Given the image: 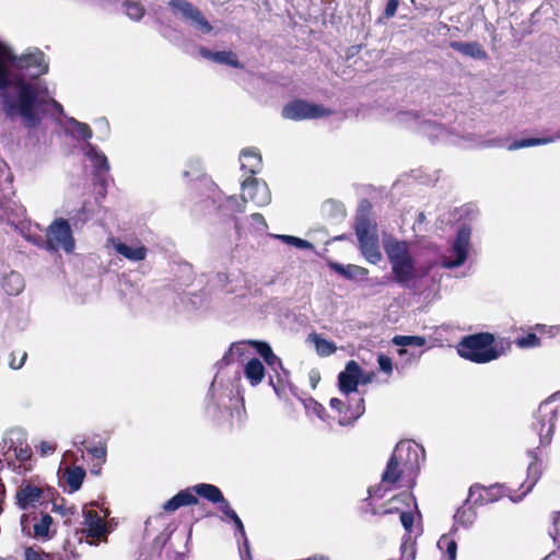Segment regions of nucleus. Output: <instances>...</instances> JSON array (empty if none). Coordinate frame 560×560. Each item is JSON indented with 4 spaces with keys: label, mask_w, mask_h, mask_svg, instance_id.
<instances>
[{
    "label": "nucleus",
    "mask_w": 560,
    "mask_h": 560,
    "mask_svg": "<svg viewBox=\"0 0 560 560\" xmlns=\"http://www.w3.org/2000/svg\"><path fill=\"white\" fill-rule=\"evenodd\" d=\"M47 71L48 62L40 50L18 56L11 47L0 43V109L7 119L20 118L25 128H35L44 113L63 114L62 105L49 95L47 85L37 80Z\"/></svg>",
    "instance_id": "obj_1"
},
{
    "label": "nucleus",
    "mask_w": 560,
    "mask_h": 560,
    "mask_svg": "<svg viewBox=\"0 0 560 560\" xmlns=\"http://www.w3.org/2000/svg\"><path fill=\"white\" fill-rule=\"evenodd\" d=\"M384 249L395 282L409 289L411 282L418 277L416 260L410 253L409 244L398 240H388L384 242Z\"/></svg>",
    "instance_id": "obj_2"
},
{
    "label": "nucleus",
    "mask_w": 560,
    "mask_h": 560,
    "mask_svg": "<svg viewBox=\"0 0 560 560\" xmlns=\"http://www.w3.org/2000/svg\"><path fill=\"white\" fill-rule=\"evenodd\" d=\"M494 341V336L490 332L469 335L458 342L457 352L462 358L471 362L488 363L501 355Z\"/></svg>",
    "instance_id": "obj_3"
},
{
    "label": "nucleus",
    "mask_w": 560,
    "mask_h": 560,
    "mask_svg": "<svg viewBox=\"0 0 560 560\" xmlns=\"http://www.w3.org/2000/svg\"><path fill=\"white\" fill-rule=\"evenodd\" d=\"M253 202L256 207H266L271 201V192L268 185L258 178L249 176L242 183L241 200L235 197H229L226 208L242 213L245 211L246 202Z\"/></svg>",
    "instance_id": "obj_4"
},
{
    "label": "nucleus",
    "mask_w": 560,
    "mask_h": 560,
    "mask_svg": "<svg viewBox=\"0 0 560 560\" xmlns=\"http://www.w3.org/2000/svg\"><path fill=\"white\" fill-rule=\"evenodd\" d=\"M470 236L469 226L463 225L457 230L451 247L441 256V266L444 269H455L466 262L471 247Z\"/></svg>",
    "instance_id": "obj_5"
},
{
    "label": "nucleus",
    "mask_w": 560,
    "mask_h": 560,
    "mask_svg": "<svg viewBox=\"0 0 560 560\" xmlns=\"http://www.w3.org/2000/svg\"><path fill=\"white\" fill-rule=\"evenodd\" d=\"M74 247L75 241L69 222L62 218L54 220L46 230L45 248L49 252L62 249L70 254L74 250Z\"/></svg>",
    "instance_id": "obj_6"
},
{
    "label": "nucleus",
    "mask_w": 560,
    "mask_h": 560,
    "mask_svg": "<svg viewBox=\"0 0 560 560\" xmlns=\"http://www.w3.org/2000/svg\"><path fill=\"white\" fill-rule=\"evenodd\" d=\"M11 451L15 459L21 463L31 458L32 450L27 444V433L24 429L15 427L4 432L0 443V452L9 459Z\"/></svg>",
    "instance_id": "obj_7"
},
{
    "label": "nucleus",
    "mask_w": 560,
    "mask_h": 560,
    "mask_svg": "<svg viewBox=\"0 0 560 560\" xmlns=\"http://www.w3.org/2000/svg\"><path fill=\"white\" fill-rule=\"evenodd\" d=\"M168 7L173 10L174 14L180 15L202 34H209L212 31L211 24L191 2L187 0H171Z\"/></svg>",
    "instance_id": "obj_8"
},
{
    "label": "nucleus",
    "mask_w": 560,
    "mask_h": 560,
    "mask_svg": "<svg viewBox=\"0 0 560 560\" xmlns=\"http://www.w3.org/2000/svg\"><path fill=\"white\" fill-rule=\"evenodd\" d=\"M329 114L325 107L302 100L292 101L282 108V116L290 120L315 119Z\"/></svg>",
    "instance_id": "obj_9"
},
{
    "label": "nucleus",
    "mask_w": 560,
    "mask_h": 560,
    "mask_svg": "<svg viewBox=\"0 0 560 560\" xmlns=\"http://www.w3.org/2000/svg\"><path fill=\"white\" fill-rule=\"evenodd\" d=\"M400 456V451L398 454H392L386 469L382 474V485L378 487H371L369 489L370 497H378L383 498L384 493L381 492L382 488L384 491H388L400 479L404 472H407L400 464H398L397 458Z\"/></svg>",
    "instance_id": "obj_10"
},
{
    "label": "nucleus",
    "mask_w": 560,
    "mask_h": 560,
    "mask_svg": "<svg viewBox=\"0 0 560 560\" xmlns=\"http://www.w3.org/2000/svg\"><path fill=\"white\" fill-rule=\"evenodd\" d=\"M400 451V456L397 458L398 464L407 470V472H415L419 469L420 464V454L423 453V450L420 445L411 442V441H400L393 454H398Z\"/></svg>",
    "instance_id": "obj_11"
},
{
    "label": "nucleus",
    "mask_w": 560,
    "mask_h": 560,
    "mask_svg": "<svg viewBox=\"0 0 560 560\" xmlns=\"http://www.w3.org/2000/svg\"><path fill=\"white\" fill-rule=\"evenodd\" d=\"M371 205L368 200H362L355 214V235L358 241H364L377 237L376 223L370 218Z\"/></svg>",
    "instance_id": "obj_12"
},
{
    "label": "nucleus",
    "mask_w": 560,
    "mask_h": 560,
    "mask_svg": "<svg viewBox=\"0 0 560 560\" xmlns=\"http://www.w3.org/2000/svg\"><path fill=\"white\" fill-rule=\"evenodd\" d=\"M363 371L360 365L351 360L346 364V368L338 375V385L342 394L349 395L358 390L359 383L366 384L370 380L362 378Z\"/></svg>",
    "instance_id": "obj_13"
},
{
    "label": "nucleus",
    "mask_w": 560,
    "mask_h": 560,
    "mask_svg": "<svg viewBox=\"0 0 560 560\" xmlns=\"http://www.w3.org/2000/svg\"><path fill=\"white\" fill-rule=\"evenodd\" d=\"M557 419L556 410L551 408L549 402L540 404L538 408V419L534 424V429L538 432L540 443L550 442Z\"/></svg>",
    "instance_id": "obj_14"
},
{
    "label": "nucleus",
    "mask_w": 560,
    "mask_h": 560,
    "mask_svg": "<svg viewBox=\"0 0 560 560\" xmlns=\"http://www.w3.org/2000/svg\"><path fill=\"white\" fill-rule=\"evenodd\" d=\"M107 243L113 247V249L118 255L122 256L129 261L139 262L147 258L148 248L140 242L127 244L122 242L120 238L110 237L107 240Z\"/></svg>",
    "instance_id": "obj_15"
},
{
    "label": "nucleus",
    "mask_w": 560,
    "mask_h": 560,
    "mask_svg": "<svg viewBox=\"0 0 560 560\" xmlns=\"http://www.w3.org/2000/svg\"><path fill=\"white\" fill-rule=\"evenodd\" d=\"M84 525L86 526L88 536L94 539L91 544H97L101 537L106 535V525L102 516L94 510L86 506L82 510Z\"/></svg>",
    "instance_id": "obj_16"
},
{
    "label": "nucleus",
    "mask_w": 560,
    "mask_h": 560,
    "mask_svg": "<svg viewBox=\"0 0 560 560\" xmlns=\"http://www.w3.org/2000/svg\"><path fill=\"white\" fill-rule=\"evenodd\" d=\"M198 499L194 493L192 487L180 490L173 498L167 500L163 504V511L166 513H173L182 506L197 504Z\"/></svg>",
    "instance_id": "obj_17"
},
{
    "label": "nucleus",
    "mask_w": 560,
    "mask_h": 560,
    "mask_svg": "<svg viewBox=\"0 0 560 560\" xmlns=\"http://www.w3.org/2000/svg\"><path fill=\"white\" fill-rule=\"evenodd\" d=\"M43 495V490L33 485H26L16 492V500L20 509L27 510L34 508Z\"/></svg>",
    "instance_id": "obj_18"
},
{
    "label": "nucleus",
    "mask_w": 560,
    "mask_h": 560,
    "mask_svg": "<svg viewBox=\"0 0 560 560\" xmlns=\"http://www.w3.org/2000/svg\"><path fill=\"white\" fill-rule=\"evenodd\" d=\"M241 168L247 171L250 175L257 174L261 170V155L256 148H246L240 155Z\"/></svg>",
    "instance_id": "obj_19"
},
{
    "label": "nucleus",
    "mask_w": 560,
    "mask_h": 560,
    "mask_svg": "<svg viewBox=\"0 0 560 560\" xmlns=\"http://www.w3.org/2000/svg\"><path fill=\"white\" fill-rule=\"evenodd\" d=\"M450 47L476 60H485L488 57L487 51L477 42H451Z\"/></svg>",
    "instance_id": "obj_20"
},
{
    "label": "nucleus",
    "mask_w": 560,
    "mask_h": 560,
    "mask_svg": "<svg viewBox=\"0 0 560 560\" xmlns=\"http://www.w3.org/2000/svg\"><path fill=\"white\" fill-rule=\"evenodd\" d=\"M329 268L348 280L363 279L369 273L368 269L357 265H341L339 262H329Z\"/></svg>",
    "instance_id": "obj_21"
},
{
    "label": "nucleus",
    "mask_w": 560,
    "mask_h": 560,
    "mask_svg": "<svg viewBox=\"0 0 560 560\" xmlns=\"http://www.w3.org/2000/svg\"><path fill=\"white\" fill-rule=\"evenodd\" d=\"M399 504H404L406 506H410V504L413 505V509L420 516V512L418 511V505L416 502L415 497L411 493L408 492H401L398 495H395L386 503V509L384 510V514H392V513H400L402 511L401 506Z\"/></svg>",
    "instance_id": "obj_22"
},
{
    "label": "nucleus",
    "mask_w": 560,
    "mask_h": 560,
    "mask_svg": "<svg viewBox=\"0 0 560 560\" xmlns=\"http://www.w3.org/2000/svg\"><path fill=\"white\" fill-rule=\"evenodd\" d=\"M457 530L453 527L450 533L444 534L438 540V548L443 553L442 560H456L457 542L454 538V533Z\"/></svg>",
    "instance_id": "obj_23"
},
{
    "label": "nucleus",
    "mask_w": 560,
    "mask_h": 560,
    "mask_svg": "<svg viewBox=\"0 0 560 560\" xmlns=\"http://www.w3.org/2000/svg\"><path fill=\"white\" fill-rule=\"evenodd\" d=\"M82 150L97 172L109 171V163L106 155L101 152L94 144L88 142Z\"/></svg>",
    "instance_id": "obj_24"
},
{
    "label": "nucleus",
    "mask_w": 560,
    "mask_h": 560,
    "mask_svg": "<svg viewBox=\"0 0 560 560\" xmlns=\"http://www.w3.org/2000/svg\"><path fill=\"white\" fill-rule=\"evenodd\" d=\"M360 249L364 258L371 264H377L382 260V253L378 247V237L359 242Z\"/></svg>",
    "instance_id": "obj_25"
},
{
    "label": "nucleus",
    "mask_w": 560,
    "mask_h": 560,
    "mask_svg": "<svg viewBox=\"0 0 560 560\" xmlns=\"http://www.w3.org/2000/svg\"><path fill=\"white\" fill-rule=\"evenodd\" d=\"M244 374L249 383L256 386L261 383L265 376V366L258 359H250L244 368Z\"/></svg>",
    "instance_id": "obj_26"
},
{
    "label": "nucleus",
    "mask_w": 560,
    "mask_h": 560,
    "mask_svg": "<svg viewBox=\"0 0 560 560\" xmlns=\"http://www.w3.org/2000/svg\"><path fill=\"white\" fill-rule=\"evenodd\" d=\"M194 493L208 500L211 503H219L223 501L221 490L211 483H198L192 487Z\"/></svg>",
    "instance_id": "obj_27"
},
{
    "label": "nucleus",
    "mask_w": 560,
    "mask_h": 560,
    "mask_svg": "<svg viewBox=\"0 0 560 560\" xmlns=\"http://www.w3.org/2000/svg\"><path fill=\"white\" fill-rule=\"evenodd\" d=\"M557 140H560L559 132H557L553 136L546 137V138H526V139L515 140L508 147V149L510 151H515V150L528 148V147L549 144Z\"/></svg>",
    "instance_id": "obj_28"
},
{
    "label": "nucleus",
    "mask_w": 560,
    "mask_h": 560,
    "mask_svg": "<svg viewBox=\"0 0 560 560\" xmlns=\"http://www.w3.org/2000/svg\"><path fill=\"white\" fill-rule=\"evenodd\" d=\"M2 288L9 295L20 294L24 289L23 277L16 271H11L4 276L2 280Z\"/></svg>",
    "instance_id": "obj_29"
},
{
    "label": "nucleus",
    "mask_w": 560,
    "mask_h": 560,
    "mask_svg": "<svg viewBox=\"0 0 560 560\" xmlns=\"http://www.w3.org/2000/svg\"><path fill=\"white\" fill-rule=\"evenodd\" d=\"M63 478L71 491H78L85 478V470L79 466L67 468L63 474Z\"/></svg>",
    "instance_id": "obj_30"
},
{
    "label": "nucleus",
    "mask_w": 560,
    "mask_h": 560,
    "mask_svg": "<svg viewBox=\"0 0 560 560\" xmlns=\"http://www.w3.org/2000/svg\"><path fill=\"white\" fill-rule=\"evenodd\" d=\"M67 122L73 129V133H69L68 130H66V133L86 142L92 138L93 133L88 124L81 122L73 117H69Z\"/></svg>",
    "instance_id": "obj_31"
},
{
    "label": "nucleus",
    "mask_w": 560,
    "mask_h": 560,
    "mask_svg": "<svg viewBox=\"0 0 560 560\" xmlns=\"http://www.w3.org/2000/svg\"><path fill=\"white\" fill-rule=\"evenodd\" d=\"M477 513L470 505H463L454 515L455 523L464 527H470L476 521Z\"/></svg>",
    "instance_id": "obj_32"
},
{
    "label": "nucleus",
    "mask_w": 560,
    "mask_h": 560,
    "mask_svg": "<svg viewBox=\"0 0 560 560\" xmlns=\"http://www.w3.org/2000/svg\"><path fill=\"white\" fill-rule=\"evenodd\" d=\"M51 524L52 517L49 514H43L40 520L34 524V537L42 540L49 539V529Z\"/></svg>",
    "instance_id": "obj_33"
},
{
    "label": "nucleus",
    "mask_w": 560,
    "mask_h": 560,
    "mask_svg": "<svg viewBox=\"0 0 560 560\" xmlns=\"http://www.w3.org/2000/svg\"><path fill=\"white\" fill-rule=\"evenodd\" d=\"M269 236L300 249H313L314 247L313 244L310 243L308 241L292 235L269 234Z\"/></svg>",
    "instance_id": "obj_34"
},
{
    "label": "nucleus",
    "mask_w": 560,
    "mask_h": 560,
    "mask_svg": "<svg viewBox=\"0 0 560 560\" xmlns=\"http://www.w3.org/2000/svg\"><path fill=\"white\" fill-rule=\"evenodd\" d=\"M213 62L228 65L238 69L243 68V65L238 61L236 55L233 51H215L213 55Z\"/></svg>",
    "instance_id": "obj_35"
},
{
    "label": "nucleus",
    "mask_w": 560,
    "mask_h": 560,
    "mask_svg": "<svg viewBox=\"0 0 560 560\" xmlns=\"http://www.w3.org/2000/svg\"><path fill=\"white\" fill-rule=\"evenodd\" d=\"M393 343L398 347H423L427 342L424 337L421 336H395Z\"/></svg>",
    "instance_id": "obj_36"
},
{
    "label": "nucleus",
    "mask_w": 560,
    "mask_h": 560,
    "mask_svg": "<svg viewBox=\"0 0 560 560\" xmlns=\"http://www.w3.org/2000/svg\"><path fill=\"white\" fill-rule=\"evenodd\" d=\"M314 345L316 348V352L322 357H328L336 352L337 347L334 342L328 341L319 336H314Z\"/></svg>",
    "instance_id": "obj_37"
},
{
    "label": "nucleus",
    "mask_w": 560,
    "mask_h": 560,
    "mask_svg": "<svg viewBox=\"0 0 560 560\" xmlns=\"http://www.w3.org/2000/svg\"><path fill=\"white\" fill-rule=\"evenodd\" d=\"M188 170L183 172L184 177L199 178L203 174L201 160L192 158L188 161Z\"/></svg>",
    "instance_id": "obj_38"
},
{
    "label": "nucleus",
    "mask_w": 560,
    "mask_h": 560,
    "mask_svg": "<svg viewBox=\"0 0 560 560\" xmlns=\"http://www.w3.org/2000/svg\"><path fill=\"white\" fill-rule=\"evenodd\" d=\"M505 488L503 486H493L490 489H483V492L487 497H483L481 493L479 494V498L475 500L477 503L480 501V504L487 503L489 501H494L497 498L494 495H503Z\"/></svg>",
    "instance_id": "obj_39"
},
{
    "label": "nucleus",
    "mask_w": 560,
    "mask_h": 560,
    "mask_svg": "<svg viewBox=\"0 0 560 560\" xmlns=\"http://www.w3.org/2000/svg\"><path fill=\"white\" fill-rule=\"evenodd\" d=\"M396 119L399 124H405L408 126H413L416 124H420V116L418 113L408 110V112H399L396 115Z\"/></svg>",
    "instance_id": "obj_40"
},
{
    "label": "nucleus",
    "mask_w": 560,
    "mask_h": 560,
    "mask_svg": "<svg viewBox=\"0 0 560 560\" xmlns=\"http://www.w3.org/2000/svg\"><path fill=\"white\" fill-rule=\"evenodd\" d=\"M516 345L520 348H535L540 345V339L534 332H529L526 336L518 338Z\"/></svg>",
    "instance_id": "obj_41"
},
{
    "label": "nucleus",
    "mask_w": 560,
    "mask_h": 560,
    "mask_svg": "<svg viewBox=\"0 0 560 560\" xmlns=\"http://www.w3.org/2000/svg\"><path fill=\"white\" fill-rule=\"evenodd\" d=\"M413 522H415V516L411 511H401L400 512V523L407 533L412 532Z\"/></svg>",
    "instance_id": "obj_42"
},
{
    "label": "nucleus",
    "mask_w": 560,
    "mask_h": 560,
    "mask_svg": "<svg viewBox=\"0 0 560 560\" xmlns=\"http://www.w3.org/2000/svg\"><path fill=\"white\" fill-rule=\"evenodd\" d=\"M252 343L264 360L273 353L269 343L265 341H252Z\"/></svg>",
    "instance_id": "obj_43"
},
{
    "label": "nucleus",
    "mask_w": 560,
    "mask_h": 560,
    "mask_svg": "<svg viewBox=\"0 0 560 560\" xmlns=\"http://www.w3.org/2000/svg\"><path fill=\"white\" fill-rule=\"evenodd\" d=\"M252 225L254 229L258 232L266 231L268 225L262 214L260 213H253L250 215Z\"/></svg>",
    "instance_id": "obj_44"
},
{
    "label": "nucleus",
    "mask_w": 560,
    "mask_h": 560,
    "mask_svg": "<svg viewBox=\"0 0 560 560\" xmlns=\"http://www.w3.org/2000/svg\"><path fill=\"white\" fill-rule=\"evenodd\" d=\"M377 362L382 372L386 374H390L393 372V362L389 357L385 354H380L377 357Z\"/></svg>",
    "instance_id": "obj_45"
},
{
    "label": "nucleus",
    "mask_w": 560,
    "mask_h": 560,
    "mask_svg": "<svg viewBox=\"0 0 560 560\" xmlns=\"http://www.w3.org/2000/svg\"><path fill=\"white\" fill-rule=\"evenodd\" d=\"M347 411L350 412V418L357 420L364 412V399L360 398L353 407H348Z\"/></svg>",
    "instance_id": "obj_46"
},
{
    "label": "nucleus",
    "mask_w": 560,
    "mask_h": 560,
    "mask_svg": "<svg viewBox=\"0 0 560 560\" xmlns=\"http://www.w3.org/2000/svg\"><path fill=\"white\" fill-rule=\"evenodd\" d=\"M10 357H11L10 362H9L10 368L13 370H19L24 365L25 360L27 358V353L25 351L21 352L19 361H18L14 352H12Z\"/></svg>",
    "instance_id": "obj_47"
},
{
    "label": "nucleus",
    "mask_w": 560,
    "mask_h": 560,
    "mask_svg": "<svg viewBox=\"0 0 560 560\" xmlns=\"http://www.w3.org/2000/svg\"><path fill=\"white\" fill-rule=\"evenodd\" d=\"M551 537L555 544L560 549V512L557 514L553 521V533H551Z\"/></svg>",
    "instance_id": "obj_48"
},
{
    "label": "nucleus",
    "mask_w": 560,
    "mask_h": 560,
    "mask_svg": "<svg viewBox=\"0 0 560 560\" xmlns=\"http://www.w3.org/2000/svg\"><path fill=\"white\" fill-rule=\"evenodd\" d=\"M234 525L236 527V532L242 536V538L244 540V548H245L246 552L249 553V545H248V540H247V537L245 534V528H244V525H243V522L241 521V518H237L234 522Z\"/></svg>",
    "instance_id": "obj_49"
},
{
    "label": "nucleus",
    "mask_w": 560,
    "mask_h": 560,
    "mask_svg": "<svg viewBox=\"0 0 560 560\" xmlns=\"http://www.w3.org/2000/svg\"><path fill=\"white\" fill-rule=\"evenodd\" d=\"M265 362L273 370L277 371V369H281L284 371L282 366V361L279 357H277L275 353H272L270 357L265 359Z\"/></svg>",
    "instance_id": "obj_50"
},
{
    "label": "nucleus",
    "mask_w": 560,
    "mask_h": 560,
    "mask_svg": "<svg viewBox=\"0 0 560 560\" xmlns=\"http://www.w3.org/2000/svg\"><path fill=\"white\" fill-rule=\"evenodd\" d=\"M88 451L96 459L105 460L106 458V447L104 445L91 447Z\"/></svg>",
    "instance_id": "obj_51"
},
{
    "label": "nucleus",
    "mask_w": 560,
    "mask_h": 560,
    "mask_svg": "<svg viewBox=\"0 0 560 560\" xmlns=\"http://www.w3.org/2000/svg\"><path fill=\"white\" fill-rule=\"evenodd\" d=\"M399 1L398 0H388L386 8H385V16L392 18L396 14L397 8H398Z\"/></svg>",
    "instance_id": "obj_52"
},
{
    "label": "nucleus",
    "mask_w": 560,
    "mask_h": 560,
    "mask_svg": "<svg viewBox=\"0 0 560 560\" xmlns=\"http://www.w3.org/2000/svg\"><path fill=\"white\" fill-rule=\"evenodd\" d=\"M39 450H40V454L43 456H46V455H49L55 452L56 445L50 442L43 441L39 444Z\"/></svg>",
    "instance_id": "obj_53"
},
{
    "label": "nucleus",
    "mask_w": 560,
    "mask_h": 560,
    "mask_svg": "<svg viewBox=\"0 0 560 560\" xmlns=\"http://www.w3.org/2000/svg\"><path fill=\"white\" fill-rule=\"evenodd\" d=\"M220 503V511L226 516H231V514L234 512V510L231 508L230 503L223 498L222 502Z\"/></svg>",
    "instance_id": "obj_54"
},
{
    "label": "nucleus",
    "mask_w": 560,
    "mask_h": 560,
    "mask_svg": "<svg viewBox=\"0 0 560 560\" xmlns=\"http://www.w3.org/2000/svg\"><path fill=\"white\" fill-rule=\"evenodd\" d=\"M329 405L331 408L338 410L339 412H342L343 408L346 407V404L338 398H331Z\"/></svg>",
    "instance_id": "obj_55"
},
{
    "label": "nucleus",
    "mask_w": 560,
    "mask_h": 560,
    "mask_svg": "<svg viewBox=\"0 0 560 560\" xmlns=\"http://www.w3.org/2000/svg\"><path fill=\"white\" fill-rule=\"evenodd\" d=\"M313 412L320 419H324L325 408L316 401H312Z\"/></svg>",
    "instance_id": "obj_56"
},
{
    "label": "nucleus",
    "mask_w": 560,
    "mask_h": 560,
    "mask_svg": "<svg viewBox=\"0 0 560 560\" xmlns=\"http://www.w3.org/2000/svg\"><path fill=\"white\" fill-rule=\"evenodd\" d=\"M199 54L202 58L205 59H208V60H212L213 61V55L214 52L205 48V47H200L199 48Z\"/></svg>",
    "instance_id": "obj_57"
},
{
    "label": "nucleus",
    "mask_w": 560,
    "mask_h": 560,
    "mask_svg": "<svg viewBox=\"0 0 560 560\" xmlns=\"http://www.w3.org/2000/svg\"><path fill=\"white\" fill-rule=\"evenodd\" d=\"M21 527H22V532L26 535H30V532L26 530L27 526H28V515L26 514H23L21 516Z\"/></svg>",
    "instance_id": "obj_58"
},
{
    "label": "nucleus",
    "mask_w": 560,
    "mask_h": 560,
    "mask_svg": "<svg viewBox=\"0 0 560 560\" xmlns=\"http://www.w3.org/2000/svg\"><path fill=\"white\" fill-rule=\"evenodd\" d=\"M536 482V479L530 483V486L527 488L526 491H524L521 495H518L517 498H513V497H510V499L513 501V502H518L523 499V497L526 495L527 492H529L533 488V486L535 485Z\"/></svg>",
    "instance_id": "obj_59"
},
{
    "label": "nucleus",
    "mask_w": 560,
    "mask_h": 560,
    "mask_svg": "<svg viewBox=\"0 0 560 560\" xmlns=\"http://www.w3.org/2000/svg\"><path fill=\"white\" fill-rule=\"evenodd\" d=\"M303 560H329V558L324 555H314Z\"/></svg>",
    "instance_id": "obj_60"
},
{
    "label": "nucleus",
    "mask_w": 560,
    "mask_h": 560,
    "mask_svg": "<svg viewBox=\"0 0 560 560\" xmlns=\"http://www.w3.org/2000/svg\"><path fill=\"white\" fill-rule=\"evenodd\" d=\"M229 278H230V276H229V275H226V273H219V275H218V280H219L221 283H226V282H229V281H230V280H229Z\"/></svg>",
    "instance_id": "obj_61"
},
{
    "label": "nucleus",
    "mask_w": 560,
    "mask_h": 560,
    "mask_svg": "<svg viewBox=\"0 0 560 560\" xmlns=\"http://www.w3.org/2000/svg\"><path fill=\"white\" fill-rule=\"evenodd\" d=\"M310 377H311V382H312V384H313V387H315V386H316V382H317V381H318V378H319V377H318V375H317V374H314V373H311Z\"/></svg>",
    "instance_id": "obj_62"
},
{
    "label": "nucleus",
    "mask_w": 560,
    "mask_h": 560,
    "mask_svg": "<svg viewBox=\"0 0 560 560\" xmlns=\"http://www.w3.org/2000/svg\"><path fill=\"white\" fill-rule=\"evenodd\" d=\"M425 220V215L423 212H420L417 219V223L421 224Z\"/></svg>",
    "instance_id": "obj_63"
},
{
    "label": "nucleus",
    "mask_w": 560,
    "mask_h": 560,
    "mask_svg": "<svg viewBox=\"0 0 560 560\" xmlns=\"http://www.w3.org/2000/svg\"><path fill=\"white\" fill-rule=\"evenodd\" d=\"M229 518L234 523L238 517V515L236 514V512L234 511L231 516H229Z\"/></svg>",
    "instance_id": "obj_64"
}]
</instances>
